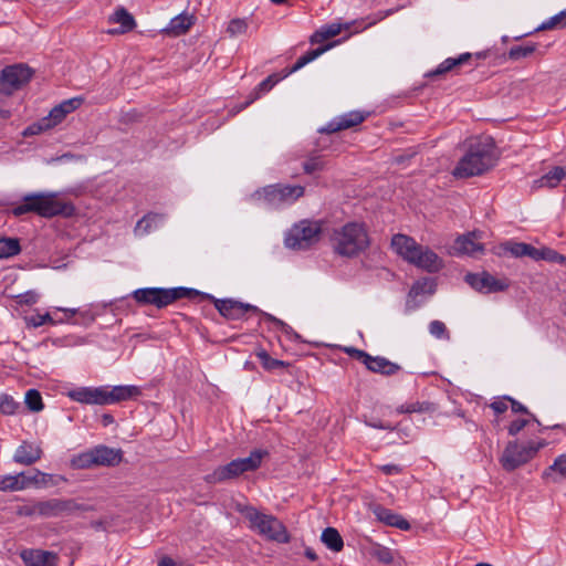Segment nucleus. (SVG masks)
<instances>
[{
  "label": "nucleus",
  "mask_w": 566,
  "mask_h": 566,
  "mask_svg": "<svg viewBox=\"0 0 566 566\" xmlns=\"http://www.w3.org/2000/svg\"><path fill=\"white\" fill-rule=\"evenodd\" d=\"M76 209L70 200H65L59 192H33L25 195L21 202L12 207L11 213L21 217L25 213H35L45 219L54 217L71 218Z\"/></svg>",
  "instance_id": "1"
},
{
  "label": "nucleus",
  "mask_w": 566,
  "mask_h": 566,
  "mask_svg": "<svg viewBox=\"0 0 566 566\" xmlns=\"http://www.w3.org/2000/svg\"><path fill=\"white\" fill-rule=\"evenodd\" d=\"M495 161L494 146L486 140H475L470 144L467 153L453 169L457 178H469L482 175L493 167Z\"/></svg>",
  "instance_id": "2"
},
{
  "label": "nucleus",
  "mask_w": 566,
  "mask_h": 566,
  "mask_svg": "<svg viewBox=\"0 0 566 566\" xmlns=\"http://www.w3.org/2000/svg\"><path fill=\"white\" fill-rule=\"evenodd\" d=\"M332 243L337 254L353 258L365 251L370 242L363 224L349 222L334 231Z\"/></svg>",
  "instance_id": "3"
},
{
  "label": "nucleus",
  "mask_w": 566,
  "mask_h": 566,
  "mask_svg": "<svg viewBox=\"0 0 566 566\" xmlns=\"http://www.w3.org/2000/svg\"><path fill=\"white\" fill-rule=\"evenodd\" d=\"M201 295V292L188 287H144L133 292V298L139 305H154L157 308H164L178 300L189 298Z\"/></svg>",
  "instance_id": "4"
},
{
  "label": "nucleus",
  "mask_w": 566,
  "mask_h": 566,
  "mask_svg": "<svg viewBox=\"0 0 566 566\" xmlns=\"http://www.w3.org/2000/svg\"><path fill=\"white\" fill-rule=\"evenodd\" d=\"M265 455L268 451L255 449L247 458L235 459L226 465L218 467L212 473L206 475L205 480L207 483L216 484L235 479L245 472L255 471Z\"/></svg>",
  "instance_id": "5"
},
{
  "label": "nucleus",
  "mask_w": 566,
  "mask_h": 566,
  "mask_svg": "<svg viewBox=\"0 0 566 566\" xmlns=\"http://www.w3.org/2000/svg\"><path fill=\"white\" fill-rule=\"evenodd\" d=\"M544 446L545 441L538 443L530 441L525 444L511 441L505 447L500 458V462L503 469L506 471H513L532 460Z\"/></svg>",
  "instance_id": "6"
},
{
  "label": "nucleus",
  "mask_w": 566,
  "mask_h": 566,
  "mask_svg": "<svg viewBox=\"0 0 566 566\" xmlns=\"http://www.w3.org/2000/svg\"><path fill=\"white\" fill-rule=\"evenodd\" d=\"M321 231V226L317 222L302 220L294 224L285 235V245L293 250H306L319 240Z\"/></svg>",
  "instance_id": "7"
},
{
  "label": "nucleus",
  "mask_w": 566,
  "mask_h": 566,
  "mask_svg": "<svg viewBox=\"0 0 566 566\" xmlns=\"http://www.w3.org/2000/svg\"><path fill=\"white\" fill-rule=\"evenodd\" d=\"M304 193L305 188L303 186L275 184L264 187L261 191H256L255 196L262 198L271 207H280L294 203Z\"/></svg>",
  "instance_id": "8"
},
{
  "label": "nucleus",
  "mask_w": 566,
  "mask_h": 566,
  "mask_svg": "<svg viewBox=\"0 0 566 566\" xmlns=\"http://www.w3.org/2000/svg\"><path fill=\"white\" fill-rule=\"evenodd\" d=\"M33 75L32 70L24 64L6 66L0 74V93L11 95L22 88Z\"/></svg>",
  "instance_id": "9"
},
{
  "label": "nucleus",
  "mask_w": 566,
  "mask_h": 566,
  "mask_svg": "<svg viewBox=\"0 0 566 566\" xmlns=\"http://www.w3.org/2000/svg\"><path fill=\"white\" fill-rule=\"evenodd\" d=\"M237 511L249 521L251 528H256L258 531H286L283 523L274 515L261 512L253 506L238 504Z\"/></svg>",
  "instance_id": "10"
},
{
  "label": "nucleus",
  "mask_w": 566,
  "mask_h": 566,
  "mask_svg": "<svg viewBox=\"0 0 566 566\" xmlns=\"http://www.w3.org/2000/svg\"><path fill=\"white\" fill-rule=\"evenodd\" d=\"M201 298V300H210L213 302L218 312L228 319H240L242 318L245 313L253 312V313H260L261 311L251 304L242 303L234 300H218L214 298L210 294H206L201 292V295L195 296V298Z\"/></svg>",
  "instance_id": "11"
},
{
  "label": "nucleus",
  "mask_w": 566,
  "mask_h": 566,
  "mask_svg": "<svg viewBox=\"0 0 566 566\" xmlns=\"http://www.w3.org/2000/svg\"><path fill=\"white\" fill-rule=\"evenodd\" d=\"M465 282L480 293H496L505 291L510 286L506 277H495L486 271L482 273H468Z\"/></svg>",
  "instance_id": "12"
},
{
  "label": "nucleus",
  "mask_w": 566,
  "mask_h": 566,
  "mask_svg": "<svg viewBox=\"0 0 566 566\" xmlns=\"http://www.w3.org/2000/svg\"><path fill=\"white\" fill-rule=\"evenodd\" d=\"M391 248L405 261L412 263L416 261V255L420 252L421 244L406 234H395L391 239Z\"/></svg>",
  "instance_id": "13"
},
{
  "label": "nucleus",
  "mask_w": 566,
  "mask_h": 566,
  "mask_svg": "<svg viewBox=\"0 0 566 566\" xmlns=\"http://www.w3.org/2000/svg\"><path fill=\"white\" fill-rule=\"evenodd\" d=\"M83 99L81 97H74L63 101L59 105L54 106L48 116L44 117V124L49 125L52 129L64 120L67 114L74 112L82 105Z\"/></svg>",
  "instance_id": "14"
},
{
  "label": "nucleus",
  "mask_w": 566,
  "mask_h": 566,
  "mask_svg": "<svg viewBox=\"0 0 566 566\" xmlns=\"http://www.w3.org/2000/svg\"><path fill=\"white\" fill-rule=\"evenodd\" d=\"M67 396L76 402L87 405H105V387H81L70 390Z\"/></svg>",
  "instance_id": "15"
},
{
  "label": "nucleus",
  "mask_w": 566,
  "mask_h": 566,
  "mask_svg": "<svg viewBox=\"0 0 566 566\" xmlns=\"http://www.w3.org/2000/svg\"><path fill=\"white\" fill-rule=\"evenodd\" d=\"M481 234L473 231L468 234H463L457 238L453 243V250L459 254H468L470 256H476L484 252V247L478 240Z\"/></svg>",
  "instance_id": "16"
},
{
  "label": "nucleus",
  "mask_w": 566,
  "mask_h": 566,
  "mask_svg": "<svg viewBox=\"0 0 566 566\" xmlns=\"http://www.w3.org/2000/svg\"><path fill=\"white\" fill-rule=\"evenodd\" d=\"M25 566H57V554L42 549H24L20 554Z\"/></svg>",
  "instance_id": "17"
},
{
  "label": "nucleus",
  "mask_w": 566,
  "mask_h": 566,
  "mask_svg": "<svg viewBox=\"0 0 566 566\" xmlns=\"http://www.w3.org/2000/svg\"><path fill=\"white\" fill-rule=\"evenodd\" d=\"M92 451L96 467H116L123 460L122 449L99 444L92 448Z\"/></svg>",
  "instance_id": "18"
},
{
  "label": "nucleus",
  "mask_w": 566,
  "mask_h": 566,
  "mask_svg": "<svg viewBox=\"0 0 566 566\" xmlns=\"http://www.w3.org/2000/svg\"><path fill=\"white\" fill-rule=\"evenodd\" d=\"M371 511L376 520L382 523L385 526L396 527L401 531H408L410 528V524L405 517L394 513L389 509L375 504L371 506Z\"/></svg>",
  "instance_id": "19"
},
{
  "label": "nucleus",
  "mask_w": 566,
  "mask_h": 566,
  "mask_svg": "<svg viewBox=\"0 0 566 566\" xmlns=\"http://www.w3.org/2000/svg\"><path fill=\"white\" fill-rule=\"evenodd\" d=\"M42 454L40 446L23 441L14 452L13 461L22 465H32L42 458Z\"/></svg>",
  "instance_id": "20"
},
{
  "label": "nucleus",
  "mask_w": 566,
  "mask_h": 566,
  "mask_svg": "<svg viewBox=\"0 0 566 566\" xmlns=\"http://www.w3.org/2000/svg\"><path fill=\"white\" fill-rule=\"evenodd\" d=\"M365 120L364 114L360 112H349L339 116L338 118L329 122L324 128L319 129L321 133H336L359 125Z\"/></svg>",
  "instance_id": "21"
},
{
  "label": "nucleus",
  "mask_w": 566,
  "mask_h": 566,
  "mask_svg": "<svg viewBox=\"0 0 566 566\" xmlns=\"http://www.w3.org/2000/svg\"><path fill=\"white\" fill-rule=\"evenodd\" d=\"M416 261L411 264L420 268L429 273L438 272L443 266V261L429 248L421 245L420 252L416 255Z\"/></svg>",
  "instance_id": "22"
},
{
  "label": "nucleus",
  "mask_w": 566,
  "mask_h": 566,
  "mask_svg": "<svg viewBox=\"0 0 566 566\" xmlns=\"http://www.w3.org/2000/svg\"><path fill=\"white\" fill-rule=\"evenodd\" d=\"M109 23H118L119 28L108 30L109 34H123L136 27L134 17L123 7H119L108 18Z\"/></svg>",
  "instance_id": "23"
},
{
  "label": "nucleus",
  "mask_w": 566,
  "mask_h": 566,
  "mask_svg": "<svg viewBox=\"0 0 566 566\" xmlns=\"http://www.w3.org/2000/svg\"><path fill=\"white\" fill-rule=\"evenodd\" d=\"M365 366L368 370H370L373 373H378V374H381L385 376H392L401 369V367L398 364L392 363L385 357H381V356L374 357L371 355H369V357L365 361Z\"/></svg>",
  "instance_id": "24"
},
{
  "label": "nucleus",
  "mask_w": 566,
  "mask_h": 566,
  "mask_svg": "<svg viewBox=\"0 0 566 566\" xmlns=\"http://www.w3.org/2000/svg\"><path fill=\"white\" fill-rule=\"evenodd\" d=\"M140 395L137 386H115L112 389L105 388V405L128 400Z\"/></svg>",
  "instance_id": "25"
},
{
  "label": "nucleus",
  "mask_w": 566,
  "mask_h": 566,
  "mask_svg": "<svg viewBox=\"0 0 566 566\" xmlns=\"http://www.w3.org/2000/svg\"><path fill=\"white\" fill-rule=\"evenodd\" d=\"M369 554L382 564L402 566V557L397 551H392L378 543L371 544Z\"/></svg>",
  "instance_id": "26"
},
{
  "label": "nucleus",
  "mask_w": 566,
  "mask_h": 566,
  "mask_svg": "<svg viewBox=\"0 0 566 566\" xmlns=\"http://www.w3.org/2000/svg\"><path fill=\"white\" fill-rule=\"evenodd\" d=\"M473 54L471 53H463L460 54L458 57H449L444 60L442 63H440L436 70L427 73V77H437L440 75H443L448 72H451L455 70L457 67L468 63L472 59Z\"/></svg>",
  "instance_id": "27"
},
{
  "label": "nucleus",
  "mask_w": 566,
  "mask_h": 566,
  "mask_svg": "<svg viewBox=\"0 0 566 566\" xmlns=\"http://www.w3.org/2000/svg\"><path fill=\"white\" fill-rule=\"evenodd\" d=\"M66 509L67 503L56 499L34 503V510L38 512V516L42 517L56 516Z\"/></svg>",
  "instance_id": "28"
},
{
  "label": "nucleus",
  "mask_w": 566,
  "mask_h": 566,
  "mask_svg": "<svg viewBox=\"0 0 566 566\" xmlns=\"http://www.w3.org/2000/svg\"><path fill=\"white\" fill-rule=\"evenodd\" d=\"M566 180V168L556 166L552 168L547 174L535 181L537 187L555 188L560 181Z\"/></svg>",
  "instance_id": "29"
},
{
  "label": "nucleus",
  "mask_w": 566,
  "mask_h": 566,
  "mask_svg": "<svg viewBox=\"0 0 566 566\" xmlns=\"http://www.w3.org/2000/svg\"><path fill=\"white\" fill-rule=\"evenodd\" d=\"M23 482L27 483V488L31 485L36 488H44L49 485H55L57 483L54 475L43 473L36 469H34L32 472L24 473Z\"/></svg>",
  "instance_id": "30"
},
{
  "label": "nucleus",
  "mask_w": 566,
  "mask_h": 566,
  "mask_svg": "<svg viewBox=\"0 0 566 566\" xmlns=\"http://www.w3.org/2000/svg\"><path fill=\"white\" fill-rule=\"evenodd\" d=\"M332 46H333V44H327V45H324V46H321L315 50H311V51L306 52L305 54H303L302 56H300L297 59V61L294 63V65L291 69L284 71V75L282 77H286L290 74L301 70L303 66H305L310 62L314 61L316 57H318L321 54L326 52Z\"/></svg>",
  "instance_id": "31"
},
{
  "label": "nucleus",
  "mask_w": 566,
  "mask_h": 566,
  "mask_svg": "<svg viewBox=\"0 0 566 566\" xmlns=\"http://www.w3.org/2000/svg\"><path fill=\"white\" fill-rule=\"evenodd\" d=\"M343 28L348 30L349 24L343 25L340 23H331V24L324 25L311 36V42L312 43H322L328 39H332V38L338 35Z\"/></svg>",
  "instance_id": "32"
},
{
  "label": "nucleus",
  "mask_w": 566,
  "mask_h": 566,
  "mask_svg": "<svg viewBox=\"0 0 566 566\" xmlns=\"http://www.w3.org/2000/svg\"><path fill=\"white\" fill-rule=\"evenodd\" d=\"M437 410V406L430 401H415L403 403L396 409L397 413H431Z\"/></svg>",
  "instance_id": "33"
},
{
  "label": "nucleus",
  "mask_w": 566,
  "mask_h": 566,
  "mask_svg": "<svg viewBox=\"0 0 566 566\" xmlns=\"http://www.w3.org/2000/svg\"><path fill=\"white\" fill-rule=\"evenodd\" d=\"M24 472L17 475H6L0 479V491H21L27 489V483L23 482Z\"/></svg>",
  "instance_id": "34"
},
{
  "label": "nucleus",
  "mask_w": 566,
  "mask_h": 566,
  "mask_svg": "<svg viewBox=\"0 0 566 566\" xmlns=\"http://www.w3.org/2000/svg\"><path fill=\"white\" fill-rule=\"evenodd\" d=\"M255 355L260 359L262 367L269 371H272V370H275L279 368H286L290 366V364L286 361L272 358L265 349H259L255 353Z\"/></svg>",
  "instance_id": "35"
},
{
  "label": "nucleus",
  "mask_w": 566,
  "mask_h": 566,
  "mask_svg": "<svg viewBox=\"0 0 566 566\" xmlns=\"http://www.w3.org/2000/svg\"><path fill=\"white\" fill-rule=\"evenodd\" d=\"M71 467L75 470H85L96 467L92 449L74 455L71 459Z\"/></svg>",
  "instance_id": "36"
},
{
  "label": "nucleus",
  "mask_w": 566,
  "mask_h": 566,
  "mask_svg": "<svg viewBox=\"0 0 566 566\" xmlns=\"http://www.w3.org/2000/svg\"><path fill=\"white\" fill-rule=\"evenodd\" d=\"M20 242L17 238L0 239V259L13 256L20 252Z\"/></svg>",
  "instance_id": "37"
},
{
  "label": "nucleus",
  "mask_w": 566,
  "mask_h": 566,
  "mask_svg": "<svg viewBox=\"0 0 566 566\" xmlns=\"http://www.w3.org/2000/svg\"><path fill=\"white\" fill-rule=\"evenodd\" d=\"M191 25V17L179 14L171 19L169 23V31H171L175 35H180L186 33Z\"/></svg>",
  "instance_id": "38"
},
{
  "label": "nucleus",
  "mask_w": 566,
  "mask_h": 566,
  "mask_svg": "<svg viewBox=\"0 0 566 566\" xmlns=\"http://www.w3.org/2000/svg\"><path fill=\"white\" fill-rule=\"evenodd\" d=\"M553 473L558 474L562 479H566V454L557 457L553 464L544 471L543 478L549 479Z\"/></svg>",
  "instance_id": "39"
},
{
  "label": "nucleus",
  "mask_w": 566,
  "mask_h": 566,
  "mask_svg": "<svg viewBox=\"0 0 566 566\" xmlns=\"http://www.w3.org/2000/svg\"><path fill=\"white\" fill-rule=\"evenodd\" d=\"M163 220V216L158 213H148L144 216L136 224L135 232L136 233H148L153 226H156L159 221Z\"/></svg>",
  "instance_id": "40"
},
{
  "label": "nucleus",
  "mask_w": 566,
  "mask_h": 566,
  "mask_svg": "<svg viewBox=\"0 0 566 566\" xmlns=\"http://www.w3.org/2000/svg\"><path fill=\"white\" fill-rule=\"evenodd\" d=\"M537 49L536 43L512 46L507 53L510 60L517 61L532 55Z\"/></svg>",
  "instance_id": "41"
},
{
  "label": "nucleus",
  "mask_w": 566,
  "mask_h": 566,
  "mask_svg": "<svg viewBox=\"0 0 566 566\" xmlns=\"http://www.w3.org/2000/svg\"><path fill=\"white\" fill-rule=\"evenodd\" d=\"M566 28V9L549 18L547 21L543 22L537 31L544 30H554V29H565Z\"/></svg>",
  "instance_id": "42"
},
{
  "label": "nucleus",
  "mask_w": 566,
  "mask_h": 566,
  "mask_svg": "<svg viewBox=\"0 0 566 566\" xmlns=\"http://www.w3.org/2000/svg\"><path fill=\"white\" fill-rule=\"evenodd\" d=\"M325 168V160L324 157L321 155H311L304 163H303V170L307 175H312L316 171H322Z\"/></svg>",
  "instance_id": "43"
},
{
  "label": "nucleus",
  "mask_w": 566,
  "mask_h": 566,
  "mask_svg": "<svg viewBox=\"0 0 566 566\" xmlns=\"http://www.w3.org/2000/svg\"><path fill=\"white\" fill-rule=\"evenodd\" d=\"M24 402L30 411L39 412L43 409L42 397L36 389H29L25 392Z\"/></svg>",
  "instance_id": "44"
},
{
  "label": "nucleus",
  "mask_w": 566,
  "mask_h": 566,
  "mask_svg": "<svg viewBox=\"0 0 566 566\" xmlns=\"http://www.w3.org/2000/svg\"><path fill=\"white\" fill-rule=\"evenodd\" d=\"M282 77H279L277 74H271L265 80H263L255 88L254 96L245 103L244 106H248L254 99H256L261 93L269 92Z\"/></svg>",
  "instance_id": "45"
},
{
  "label": "nucleus",
  "mask_w": 566,
  "mask_h": 566,
  "mask_svg": "<svg viewBox=\"0 0 566 566\" xmlns=\"http://www.w3.org/2000/svg\"><path fill=\"white\" fill-rule=\"evenodd\" d=\"M322 542L332 551L339 552L344 546L340 533H322Z\"/></svg>",
  "instance_id": "46"
},
{
  "label": "nucleus",
  "mask_w": 566,
  "mask_h": 566,
  "mask_svg": "<svg viewBox=\"0 0 566 566\" xmlns=\"http://www.w3.org/2000/svg\"><path fill=\"white\" fill-rule=\"evenodd\" d=\"M429 332L436 338L450 339V333L446 326V324L441 321H432L429 324Z\"/></svg>",
  "instance_id": "47"
},
{
  "label": "nucleus",
  "mask_w": 566,
  "mask_h": 566,
  "mask_svg": "<svg viewBox=\"0 0 566 566\" xmlns=\"http://www.w3.org/2000/svg\"><path fill=\"white\" fill-rule=\"evenodd\" d=\"M20 405L13 400L12 397L2 395L0 396V411L4 415L11 416L17 412Z\"/></svg>",
  "instance_id": "48"
},
{
  "label": "nucleus",
  "mask_w": 566,
  "mask_h": 566,
  "mask_svg": "<svg viewBox=\"0 0 566 566\" xmlns=\"http://www.w3.org/2000/svg\"><path fill=\"white\" fill-rule=\"evenodd\" d=\"M525 244L524 242H513L507 241L501 245L502 250L505 252H509L511 255L515 258H522L524 256L525 252Z\"/></svg>",
  "instance_id": "49"
},
{
  "label": "nucleus",
  "mask_w": 566,
  "mask_h": 566,
  "mask_svg": "<svg viewBox=\"0 0 566 566\" xmlns=\"http://www.w3.org/2000/svg\"><path fill=\"white\" fill-rule=\"evenodd\" d=\"M541 255V260H545L552 263H566V256L551 248H542Z\"/></svg>",
  "instance_id": "50"
},
{
  "label": "nucleus",
  "mask_w": 566,
  "mask_h": 566,
  "mask_svg": "<svg viewBox=\"0 0 566 566\" xmlns=\"http://www.w3.org/2000/svg\"><path fill=\"white\" fill-rule=\"evenodd\" d=\"M248 29V23L243 19H232L227 28V32L230 36H237L239 34L245 33Z\"/></svg>",
  "instance_id": "51"
},
{
  "label": "nucleus",
  "mask_w": 566,
  "mask_h": 566,
  "mask_svg": "<svg viewBox=\"0 0 566 566\" xmlns=\"http://www.w3.org/2000/svg\"><path fill=\"white\" fill-rule=\"evenodd\" d=\"M504 400H509L513 412L528 415L531 417L532 421L541 424L538 419L536 418V416L531 413L530 410L524 405H522L521 402H518L517 400H515L514 398H512L510 396H504Z\"/></svg>",
  "instance_id": "52"
},
{
  "label": "nucleus",
  "mask_w": 566,
  "mask_h": 566,
  "mask_svg": "<svg viewBox=\"0 0 566 566\" xmlns=\"http://www.w3.org/2000/svg\"><path fill=\"white\" fill-rule=\"evenodd\" d=\"M43 122H45L44 117L39 119L36 123H33L32 125L28 126L24 129L23 135L33 136L51 129L49 125L44 124Z\"/></svg>",
  "instance_id": "53"
},
{
  "label": "nucleus",
  "mask_w": 566,
  "mask_h": 566,
  "mask_svg": "<svg viewBox=\"0 0 566 566\" xmlns=\"http://www.w3.org/2000/svg\"><path fill=\"white\" fill-rule=\"evenodd\" d=\"M27 321H28V325L33 326V327H40L48 322H53V319L49 313L31 315L27 318Z\"/></svg>",
  "instance_id": "54"
},
{
  "label": "nucleus",
  "mask_w": 566,
  "mask_h": 566,
  "mask_svg": "<svg viewBox=\"0 0 566 566\" xmlns=\"http://www.w3.org/2000/svg\"><path fill=\"white\" fill-rule=\"evenodd\" d=\"M530 419H516L512 421L507 428L509 434L516 436L530 423Z\"/></svg>",
  "instance_id": "55"
},
{
  "label": "nucleus",
  "mask_w": 566,
  "mask_h": 566,
  "mask_svg": "<svg viewBox=\"0 0 566 566\" xmlns=\"http://www.w3.org/2000/svg\"><path fill=\"white\" fill-rule=\"evenodd\" d=\"M19 304L32 305L38 301V294L33 291H28L23 294L15 296Z\"/></svg>",
  "instance_id": "56"
},
{
  "label": "nucleus",
  "mask_w": 566,
  "mask_h": 566,
  "mask_svg": "<svg viewBox=\"0 0 566 566\" xmlns=\"http://www.w3.org/2000/svg\"><path fill=\"white\" fill-rule=\"evenodd\" d=\"M266 541H275L279 543H289L291 539L290 533H261Z\"/></svg>",
  "instance_id": "57"
},
{
  "label": "nucleus",
  "mask_w": 566,
  "mask_h": 566,
  "mask_svg": "<svg viewBox=\"0 0 566 566\" xmlns=\"http://www.w3.org/2000/svg\"><path fill=\"white\" fill-rule=\"evenodd\" d=\"M345 350L349 356H352L353 358H356L357 360H360L364 365H365V361L367 360V358L369 357L368 353H366L361 349L354 348V347L346 348Z\"/></svg>",
  "instance_id": "58"
},
{
  "label": "nucleus",
  "mask_w": 566,
  "mask_h": 566,
  "mask_svg": "<svg viewBox=\"0 0 566 566\" xmlns=\"http://www.w3.org/2000/svg\"><path fill=\"white\" fill-rule=\"evenodd\" d=\"M507 401L509 400H504V396H503L502 399L494 400L493 402H491L490 403V408L496 415H501V413H503V412H505L507 410Z\"/></svg>",
  "instance_id": "59"
},
{
  "label": "nucleus",
  "mask_w": 566,
  "mask_h": 566,
  "mask_svg": "<svg viewBox=\"0 0 566 566\" xmlns=\"http://www.w3.org/2000/svg\"><path fill=\"white\" fill-rule=\"evenodd\" d=\"M524 256H528L532 260L539 261L541 260V249H537L528 243L525 244Z\"/></svg>",
  "instance_id": "60"
},
{
  "label": "nucleus",
  "mask_w": 566,
  "mask_h": 566,
  "mask_svg": "<svg viewBox=\"0 0 566 566\" xmlns=\"http://www.w3.org/2000/svg\"><path fill=\"white\" fill-rule=\"evenodd\" d=\"M380 470L387 475H394L401 472V468L397 464H385L380 467Z\"/></svg>",
  "instance_id": "61"
},
{
  "label": "nucleus",
  "mask_w": 566,
  "mask_h": 566,
  "mask_svg": "<svg viewBox=\"0 0 566 566\" xmlns=\"http://www.w3.org/2000/svg\"><path fill=\"white\" fill-rule=\"evenodd\" d=\"M19 513L21 515L38 516V512L34 510V503L20 507Z\"/></svg>",
  "instance_id": "62"
},
{
  "label": "nucleus",
  "mask_w": 566,
  "mask_h": 566,
  "mask_svg": "<svg viewBox=\"0 0 566 566\" xmlns=\"http://www.w3.org/2000/svg\"><path fill=\"white\" fill-rule=\"evenodd\" d=\"M424 286H426V283H421V282H416L411 290H410V296H418L419 294H421L423 291H424Z\"/></svg>",
  "instance_id": "63"
},
{
  "label": "nucleus",
  "mask_w": 566,
  "mask_h": 566,
  "mask_svg": "<svg viewBox=\"0 0 566 566\" xmlns=\"http://www.w3.org/2000/svg\"><path fill=\"white\" fill-rule=\"evenodd\" d=\"M158 566H177V564L175 563V560L169 557V556H164L163 558H160V560L158 562Z\"/></svg>",
  "instance_id": "64"
}]
</instances>
